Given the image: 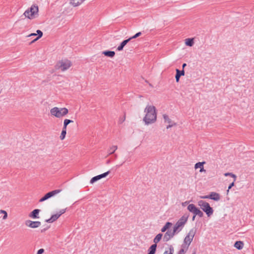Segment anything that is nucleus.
Instances as JSON below:
<instances>
[{
	"label": "nucleus",
	"mask_w": 254,
	"mask_h": 254,
	"mask_svg": "<svg viewBox=\"0 0 254 254\" xmlns=\"http://www.w3.org/2000/svg\"><path fill=\"white\" fill-rule=\"evenodd\" d=\"M144 112L146 113L145 117L143 119V122L145 125L155 123L157 119V113L156 108L154 106L147 105L144 109Z\"/></svg>",
	"instance_id": "nucleus-1"
},
{
	"label": "nucleus",
	"mask_w": 254,
	"mask_h": 254,
	"mask_svg": "<svg viewBox=\"0 0 254 254\" xmlns=\"http://www.w3.org/2000/svg\"><path fill=\"white\" fill-rule=\"evenodd\" d=\"M38 6L37 5L33 4L24 12V15L28 19H33L38 16Z\"/></svg>",
	"instance_id": "nucleus-2"
},
{
	"label": "nucleus",
	"mask_w": 254,
	"mask_h": 254,
	"mask_svg": "<svg viewBox=\"0 0 254 254\" xmlns=\"http://www.w3.org/2000/svg\"><path fill=\"white\" fill-rule=\"evenodd\" d=\"M68 113V110L66 108L54 107L50 110V113L52 116L57 118H61Z\"/></svg>",
	"instance_id": "nucleus-3"
},
{
	"label": "nucleus",
	"mask_w": 254,
	"mask_h": 254,
	"mask_svg": "<svg viewBox=\"0 0 254 254\" xmlns=\"http://www.w3.org/2000/svg\"><path fill=\"white\" fill-rule=\"evenodd\" d=\"M198 205L205 212L208 217H210L213 214V209L206 201L202 200H199L198 201Z\"/></svg>",
	"instance_id": "nucleus-4"
},
{
	"label": "nucleus",
	"mask_w": 254,
	"mask_h": 254,
	"mask_svg": "<svg viewBox=\"0 0 254 254\" xmlns=\"http://www.w3.org/2000/svg\"><path fill=\"white\" fill-rule=\"evenodd\" d=\"M188 218V215H184L180 219H179L174 226L173 229L175 230V232L178 233L182 230L187 222Z\"/></svg>",
	"instance_id": "nucleus-5"
},
{
	"label": "nucleus",
	"mask_w": 254,
	"mask_h": 254,
	"mask_svg": "<svg viewBox=\"0 0 254 254\" xmlns=\"http://www.w3.org/2000/svg\"><path fill=\"white\" fill-rule=\"evenodd\" d=\"M162 237V234L159 233L157 234L153 240L154 244L152 245L148 249L147 254H155L156 251L157 244L161 240Z\"/></svg>",
	"instance_id": "nucleus-6"
},
{
	"label": "nucleus",
	"mask_w": 254,
	"mask_h": 254,
	"mask_svg": "<svg viewBox=\"0 0 254 254\" xmlns=\"http://www.w3.org/2000/svg\"><path fill=\"white\" fill-rule=\"evenodd\" d=\"M70 61L65 60L60 61L56 65V69H61L62 71H65L71 66Z\"/></svg>",
	"instance_id": "nucleus-7"
},
{
	"label": "nucleus",
	"mask_w": 254,
	"mask_h": 254,
	"mask_svg": "<svg viewBox=\"0 0 254 254\" xmlns=\"http://www.w3.org/2000/svg\"><path fill=\"white\" fill-rule=\"evenodd\" d=\"M187 209L192 213L194 216H198L199 217L203 216V213L193 204H190L187 206Z\"/></svg>",
	"instance_id": "nucleus-8"
},
{
	"label": "nucleus",
	"mask_w": 254,
	"mask_h": 254,
	"mask_svg": "<svg viewBox=\"0 0 254 254\" xmlns=\"http://www.w3.org/2000/svg\"><path fill=\"white\" fill-rule=\"evenodd\" d=\"M195 234V230L191 229L184 239V243L190 245Z\"/></svg>",
	"instance_id": "nucleus-9"
},
{
	"label": "nucleus",
	"mask_w": 254,
	"mask_h": 254,
	"mask_svg": "<svg viewBox=\"0 0 254 254\" xmlns=\"http://www.w3.org/2000/svg\"><path fill=\"white\" fill-rule=\"evenodd\" d=\"M203 199H211L214 201H219L220 199V195L218 193L211 192L209 195L201 196Z\"/></svg>",
	"instance_id": "nucleus-10"
},
{
	"label": "nucleus",
	"mask_w": 254,
	"mask_h": 254,
	"mask_svg": "<svg viewBox=\"0 0 254 254\" xmlns=\"http://www.w3.org/2000/svg\"><path fill=\"white\" fill-rule=\"evenodd\" d=\"M61 191V190H54L50 191L46 193L43 197H42L40 200L39 202H43L49 198L54 196L55 195L59 193Z\"/></svg>",
	"instance_id": "nucleus-11"
},
{
	"label": "nucleus",
	"mask_w": 254,
	"mask_h": 254,
	"mask_svg": "<svg viewBox=\"0 0 254 254\" xmlns=\"http://www.w3.org/2000/svg\"><path fill=\"white\" fill-rule=\"evenodd\" d=\"M177 233L175 232V230L173 229V231L168 230L164 234L163 237V240L164 242H168L171 238H172L175 235V233Z\"/></svg>",
	"instance_id": "nucleus-12"
},
{
	"label": "nucleus",
	"mask_w": 254,
	"mask_h": 254,
	"mask_svg": "<svg viewBox=\"0 0 254 254\" xmlns=\"http://www.w3.org/2000/svg\"><path fill=\"white\" fill-rule=\"evenodd\" d=\"M25 225L31 228H36L41 225L40 221H32L31 220H27L25 222Z\"/></svg>",
	"instance_id": "nucleus-13"
},
{
	"label": "nucleus",
	"mask_w": 254,
	"mask_h": 254,
	"mask_svg": "<svg viewBox=\"0 0 254 254\" xmlns=\"http://www.w3.org/2000/svg\"><path fill=\"white\" fill-rule=\"evenodd\" d=\"M110 171H108L104 173H103L102 174H100V175H97L96 176L93 177L91 179L90 183L91 184H93V183H95V182L99 180L100 179L106 177L110 173Z\"/></svg>",
	"instance_id": "nucleus-14"
},
{
	"label": "nucleus",
	"mask_w": 254,
	"mask_h": 254,
	"mask_svg": "<svg viewBox=\"0 0 254 254\" xmlns=\"http://www.w3.org/2000/svg\"><path fill=\"white\" fill-rule=\"evenodd\" d=\"M176 74L175 75L176 80L177 82L179 81L180 78L181 76L185 75V71L184 69L180 70L178 69H176Z\"/></svg>",
	"instance_id": "nucleus-15"
},
{
	"label": "nucleus",
	"mask_w": 254,
	"mask_h": 254,
	"mask_svg": "<svg viewBox=\"0 0 254 254\" xmlns=\"http://www.w3.org/2000/svg\"><path fill=\"white\" fill-rule=\"evenodd\" d=\"M131 40V38H128L127 39H126V40H124L121 43V44L119 46H118V47L117 48V50L118 51H122L123 50L124 47L127 44V43L128 42H129V41H130Z\"/></svg>",
	"instance_id": "nucleus-16"
},
{
	"label": "nucleus",
	"mask_w": 254,
	"mask_h": 254,
	"mask_svg": "<svg viewBox=\"0 0 254 254\" xmlns=\"http://www.w3.org/2000/svg\"><path fill=\"white\" fill-rule=\"evenodd\" d=\"M59 217V213H56L52 215L50 218L46 220V222L48 223H53V222L57 220Z\"/></svg>",
	"instance_id": "nucleus-17"
},
{
	"label": "nucleus",
	"mask_w": 254,
	"mask_h": 254,
	"mask_svg": "<svg viewBox=\"0 0 254 254\" xmlns=\"http://www.w3.org/2000/svg\"><path fill=\"white\" fill-rule=\"evenodd\" d=\"M234 247L239 250H242L244 247V243L242 241H236L234 244Z\"/></svg>",
	"instance_id": "nucleus-18"
},
{
	"label": "nucleus",
	"mask_w": 254,
	"mask_h": 254,
	"mask_svg": "<svg viewBox=\"0 0 254 254\" xmlns=\"http://www.w3.org/2000/svg\"><path fill=\"white\" fill-rule=\"evenodd\" d=\"M102 54L105 56L113 58L115 55V52L114 51H105L103 52Z\"/></svg>",
	"instance_id": "nucleus-19"
},
{
	"label": "nucleus",
	"mask_w": 254,
	"mask_h": 254,
	"mask_svg": "<svg viewBox=\"0 0 254 254\" xmlns=\"http://www.w3.org/2000/svg\"><path fill=\"white\" fill-rule=\"evenodd\" d=\"M40 212V210L38 209H34L30 214V216L33 218H38V215Z\"/></svg>",
	"instance_id": "nucleus-20"
},
{
	"label": "nucleus",
	"mask_w": 254,
	"mask_h": 254,
	"mask_svg": "<svg viewBox=\"0 0 254 254\" xmlns=\"http://www.w3.org/2000/svg\"><path fill=\"white\" fill-rule=\"evenodd\" d=\"M118 146L117 145H113L111 147H110V148L108 149V155L112 154L114 153L115 151L117 149Z\"/></svg>",
	"instance_id": "nucleus-21"
},
{
	"label": "nucleus",
	"mask_w": 254,
	"mask_h": 254,
	"mask_svg": "<svg viewBox=\"0 0 254 254\" xmlns=\"http://www.w3.org/2000/svg\"><path fill=\"white\" fill-rule=\"evenodd\" d=\"M172 225V223L168 222L162 228L161 232H165Z\"/></svg>",
	"instance_id": "nucleus-22"
},
{
	"label": "nucleus",
	"mask_w": 254,
	"mask_h": 254,
	"mask_svg": "<svg viewBox=\"0 0 254 254\" xmlns=\"http://www.w3.org/2000/svg\"><path fill=\"white\" fill-rule=\"evenodd\" d=\"M73 122V121H72V120H69V119H65L64 122V126H63V128L66 129L67 125L68 124H69L70 123H71Z\"/></svg>",
	"instance_id": "nucleus-23"
},
{
	"label": "nucleus",
	"mask_w": 254,
	"mask_h": 254,
	"mask_svg": "<svg viewBox=\"0 0 254 254\" xmlns=\"http://www.w3.org/2000/svg\"><path fill=\"white\" fill-rule=\"evenodd\" d=\"M36 32L37 33L38 37L36 39L33 40L31 42V43H33V42H35L36 41L38 40L39 39L41 38L42 37V36H43V32L41 30H37Z\"/></svg>",
	"instance_id": "nucleus-24"
},
{
	"label": "nucleus",
	"mask_w": 254,
	"mask_h": 254,
	"mask_svg": "<svg viewBox=\"0 0 254 254\" xmlns=\"http://www.w3.org/2000/svg\"><path fill=\"white\" fill-rule=\"evenodd\" d=\"M185 43L186 45L191 47L193 45V40L190 38L186 39Z\"/></svg>",
	"instance_id": "nucleus-25"
},
{
	"label": "nucleus",
	"mask_w": 254,
	"mask_h": 254,
	"mask_svg": "<svg viewBox=\"0 0 254 254\" xmlns=\"http://www.w3.org/2000/svg\"><path fill=\"white\" fill-rule=\"evenodd\" d=\"M70 3L73 6H78L81 4L80 0H70Z\"/></svg>",
	"instance_id": "nucleus-26"
},
{
	"label": "nucleus",
	"mask_w": 254,
	"mask_h": 254,
	"mask_svg": "<svg viewBox=\"0 0 254 254\" xmlns=\"http://www.w3.org/2000/svg\"><path fill=\"white\" fill-rule=\"evenodd\" d=\"M174 252V249L173 246H170L169 247V251H165L163 254H173Z\"/></svg>",
	"instance_id": "nucleus-27"
},
{
	"label": "nucleus",
	"mask_w": 254,
	"mask_h": 254,
	"mask_svg": "<svg viewBox=\"0 0 254 254\" xmlns=\"http://www.w3.org/2000/svg\"><path fill=\"white\" fill-rule=\"evenodd\" d=\"M66 133V129L63 128L61 135L60 136V139L61 140H63L64 139Z\"/></svg>",
	"instance_id": "nucleus-28"
},
{
	"label": "nucleus",
	"mask_w": 254,
	"mask_h": 254,
	"mask_svg": "<svg viewBox=\"0 0 254 254\" xmlns=\"http://www.w3.org/2000/svg\"><path fill=\"white\" fill-rule=\"evenodd\" d=\"M163 118L165 120V122H167L168 123V124H171L172 123V121L169 118V117H168V115H166V114H164L163 115Z\"/></svg>",
	"instance_id": "nucleus-29"
},
{
	"label": "nucleus",
	"mask_w": 254,
	"mask_h": 254,
	"mask_svg": "<svg viewBox=\"0 0 254 254\" xmlns=\"http://www.w3.org/2000/svg\"><path fill=\"white\" fill-rule=\"evenodd\" d=\"M205 162H198V163H196L195 165H194V168L195 169H197V168H201V167H203V164H205Z\"/></svg>",
	"instance_id": "nucleus-30"
},
{
	"label": "nucleus",
	"mask_w": 254,
	"mask_h": 254,
	"mask_svg": "<svg viewBox=\"0 0 254 254\" xmlns=\"http://www.w3.org/2000/svg\"><path fill=\"white\" fill-rule=\"evenodd\" d=\"M189 246L190 245L183 242V244L181 246V249L184 250L185 251L187 252L189 249Z\"/></svg>",
	"instance_id": "nucleus-31"
},
{
	"label": "nucleus",
	"mask_w": 254,
	"mask_h": 254,
	"mask_svg": "<svg viewBox=\"0 0 254 254\" xmlns=\"http://www.w3.org/2000/svg\"><path fill=\"white\" fill-rule=\"evenodd\" d=\"M225 176H231L234 178V181L236 180V176L232 173H226L224 174Z\"/></svg>",
	"instance_id": "nucleus-32"
},
{
	"label": "nucleus",
	"mask_w": 254,
	"mask_h": 254,
	"mask_svg": "<svg viewBox=\"0 0 254 254\" xmlns=\"http://www.w3.org/2000/svg\"><path fill=\"white\" fill-rule=\"evenodd\" d=\"M141 34V33L140 32H139L137 33H136L134 36H133L132 37H130L129 38H131V40L132 39H134V38H136L138 37H139V36H140Z\"/></svg>",
	"instance_id": "nucleus-33"
},
{
	"label": "nucleus",
	"mask_w": 254,
	"mask_h": 254,
	"mask_svg": "<svg viewBox=\"0 0 254 254\" xmlns=\"http://www.w3.org/2000/svg\"><path fill=\"white\" fill-rule=\"evenodd\" d=\"M66 211V209H61L58 213H59V217H60Z\"/></svg>",
	"instance_id": "nucleus-34"
},
{
	"label": "nucleus",
	"mask_w": 254,
	"mask_h": 254,
	"mask_svg": "<svg viewBox=\"0 0 254 254\" xmlns=\"http://www.w3.org/2000/svg\"><path fill=\"white\" fill-rule=\"evenodd\" d=\"M235 181H233L231 184H230V185L228 187V190H227V193H228L229 191V190L231 189V188L232 187H233L234 186V182Z\"/></svg>",
	"instance_id": "nucleus-35"
},
{
	"label": "nucleus",
	"mask_w": 254,
	"mask_h": 254,
	"mask_svg": "<svg viewBox=\"0 0 254 254\" xmlns=\"http://www.w3.org/2000/svg\"><path fill=\"white\" fill-rule=\"evenodd\" d=\"M44 252V250L43 249H41L38 251L37 254H42Z\"/></svg>",
	"instance_id": "nucleus-36"
},
{
	"label": "nucleus",
	"mask_w": 254,
	"mask_h": 254,
	"mask_svg": "<svg viewBox=\"0 0 254 254\" xmlns=\"http://www.w3.org/2000/svg\"><path fill=\"white\" fill-rule=\"evenodd\" d=\"M186 252H187L185 251L184 250L181 249V250L179 252L178 254H185Z\"/></svg>",
	"instance_id": "nucleus-37"
},
{
	"label": "nucleus",
	"mask_w": 254,
	"mask_h": 254,
	"mask_svg": "<svg viewBox=\"0 0 254 254\" xmlns=\"http://www.w3.org/2000/svg\"><path fill=\"white\" fill-rule=\"evenodd\" d=\"M174 125H176V124H175V123H174V124H169V125L168 126H167V127H166V128H167V129H168V128H170V127H173V126H174Z\"/></svg>",
	"instance_id": "nucleus-38"
},
{
	"label": "nucleus",
	"mask_w": 254,
	"mask_h": 254,
	"mask_svg": "<svg viewBox=\"0 0 254 254\" xmlns=\"http://www.w3.org/2000/svg\"><path fill=\"white\" fill-rule=\"evenodd\" d=\"M199 172H206V170L205 169H204L203 166L201 167V168L200 169Z\"/></svg>",
	"instance_id": "nucleus-39"
},
{
	"label": "nucleus",
	"mask_w": 254,
	"mask_h": 254,
	"mask_svg": "<svg viewBox=\"0 0 254 254\" xmlns=\"http://www.w3.org/2000/svg\"><path fill=\"white\" fill-rule=\"evenodd\" d=\"M37 35V34H36V33H31V34H29V35L28 36V37L35 36H36V35Z\"/></svg>",
	"instance_id": "nucleus-40"
},
{
	"label": "nucleus",
	"mask_w": 254,
	"mask_h": 254,
	"mask_svg": "<svg viewBox=\"0 0 254 254\" xmlns=\"http://www.w3.org/2000/svg\"><path fill=\"white\" fill-rule=\"evenodd\" d=\"M7 217V213H5V214H4V215L3 216V219H6Z\"/></svg>",
	"instance_id": "nucleus-41"
},
{
	"label": "nucleus",
	"mask_w": 254,
	"mask_h": 254,
	"mask_svg": "<svg viewBox=\"0 0 254 254\" xmlns=\"http://www.w3.org/2000/svg\"><path fill=\"white\" fill-rule=\"evenodd\" d=\"M5 213H7L5 210H0V213H2L5 214Z\"/></svg>",
	"instance_id": "nucleus-42"
},
{
	"label": "nucleus",
	"mask_w": 254,
	"mask_h": 254,
	"mask_svg": "<svg viewBox=\"0 0 254 254\" xmlns=\"http://www.w3.org/2000/svg\"><path fill=\"white\" fill-rule=\"evenodd\" d=\"M186 66L187 64L186 63L183 64L182 65L183 68L184 69Z\"/></svg>",
	"instance_id": "nucleus-43"
},
{
	"label": "nucleus",
	"mask_w": 254,
	"mask_h": 254,
	"mask_svg": "<svg viewBox=\"0 0 254 254\" xmlns=\"http://www.w3.org/2000/svg\"><path fill=\"white\" fill-rule=\"evenodd\" d=\"M125 120V116L124 117L123 121H120V123L121 124Z\"/></svg>",
	"instance_id": "nucleus-44"
},
{
	"label": "nucleus",
	"mask_w": 254,
	"mask_h": 254,
	"mask_svg": "<svg viewBox=\"0 0 254 254\" xmlns=\"http://www.w3.org/2000/svg\"><path fill=\"white\" fill-rule=\"evenodd\" d=\"M48 228H47L44 229H43V230H41V232L42 233V232H43L45 231L47 229H48Z\"/></svg>",
	"instance_id": "nucleus-45"
},
{
	"label": "nucleus",
	"mask_w": 254,
	"mask_h": 254,
	"mask_svg": "<svg viewBox=\"0 0 254 254\" xmlns=\"http://www.w3.org/2000/svg\"><path fill=\"white\" fill-rule=\"evenodd\" d=\"M195 217L196 216H194V215H193V217L192 218V221H194L195 220Z\"/></svg>",
	"instance_id": "nucleus-46"
},
{
	"label": "nucleus",
	"mask_w": 254,
	"mask_h": 254,
	"mask_svg": "<svg viewBox=\"0 0 254 254\" xmlns=\"http://www.w3.org/2000/svg\"><path fill=\"white\" fill-rule=\"evenodd\" d=\"M110 163V160H108L107 161V164H109Z\"/></svg>",
	"instance_id": "nucleus-47"
},
{
	"label": "nucleus",
	"mask_w": 254,
	"mask_h": 254,
	"mask_svg": "<svg viewBox=\"0 0 254 254\" xmlns=\"http://www.w3.org/2000/svg\"><path fill=\"white\" fill-rule=\"evenodd\" d=\"M192 254H195V251L193 252V253H192Z\"/></svg>",
	"instance_id": "nucleus-48"
},
{
	"label": "nucleus",
	"mask_w": 254,
	"mask_h": 254,
	"mask_svg": "<svg viewBox=\"0 0 254 254\" xmlns=\"http://www.w3.org/2000/svg\"><path fill=\"white\" fill-rule=\"evenodd\" d=\"M115 157L117 158V155H115Z\"/></svg>",
	"instance_id": "nucleus-49"
}]
</instances>
